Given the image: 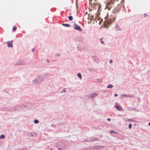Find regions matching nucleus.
I'll use <instances>...</instances> for the list:
<instances>
[{"mask_svg":"<svg viewBox=\"0 0 150 150\" xmlns=\"http://www.w3.org/2000/svg\"><path fill=\"white\" fill-rule=\"evenodd\" d=\"M74 28L75 29L77 30H78L80 31H82V30L80 28V27L77 25H74Z\"/></svg>","mask_w":150,"mask_h":150,"instance_id":"nucleus-2","label":"nucleus"},{"mask_svg":"<svg viewBox=\"0 0 150 150\" xmlns=\"http://www.w3.org/2000/svg\"><path fill=\"white\" fill-rule=\"evenodd\" d=\"M89 3L91 6L89 7V9L90 11L94 9L96 5L95 3L92 2L91 0H90Z\"/></svg>","mask_w":150,"mask_h":150,"instance_id":"nucleus-1","label":"nucleus"},{"mask_svg":"<svg viewBox=\"0 0 150 150\" xmlns=\"http://www.w3.org/2000/svg\"><path fill=\"white\" fill-rule=\"evenodd\" d=\"M118 96V95H117V94L116 93V94H114V96H115V97H116V96Z\"/></svg>","mask_w":150,"mask_h":150,"instance_id":"nucleus-19","label":"nucleus"},{"mask_svg":"<svg viewBox=\"0 0 150 150\" xmlns=\"http://www.w3.org/2000/svg\"><path fill=\"white\" fill-rule=\"evenodd\" d=\"M97 81H98V82H101L102 81H101V79H98L97 80Z\"/></svg>","mask_w":150,"mask_h":150,"instance_id":"nucleus-15","label":"nucleus"},{"mask_svg":"<svg viewBox=\"0 0 150 150\" xmlns=\"http://www.w3.org/2000/svg\"><path fill=\"white\" fill-rule=\"evenodd\" d=\"M50 150H52V149H50Z\"/></svg>","mask_w":150,"mask_h":150,"instance_id":"nucleus-29","label":"nucleus"},{"mask_svg":"<svg viewBox=\"0 0 150 150\" xmlns=\"http://www.w3.org/2000/svg\"><path fill=\"white\" fill-rule=\"evenodd\" d=\"M7 46L8 47H12V41H10L7 43Z\"/></svg>","mask_w":150,"mask_h":150,"instance_id":"nucleus-4","label":"nucleus"},{"mask_svg":"<svg viewBox=\"0 0 150 150\" xmlns=\"http://www.w3.org/2000/svg\"><path fill=\"white\" fill-rule=\"evenodd\" d=\"M101 42L103 44H104V42L102 40V39H101Z\"/></svg>","mask_w":150,"mask_h":150,"instance_id":"nucleus-20","label":"nucleus"},{"mask_svg":"<svg viewBox=\"0 0 150 150\" xmlns=\"http://www.w3.org/2000/svg\"><path fill=\"white\" fill-rule=\"evenodd\" d=\"M132 127V125L131 124H130L129 125V129H131Z\"/></svg>","mask_w":150,"mask_h":150,"instance_id":"nucleus-14","label":"nucleus"},{"mask_svg":"<svg viewBox=\"0 0 150 150\" xmlns=\"http://www.w3.org/2000/svg\"><path fill=\"white\" fill-rule=\"evenodd\" d=\"M149 125L150 126V122L149 123Z\"/></svg>","mask_w":150,"mask_h":150,"instance_id":"nucleus-27","label":"nucleus"},{"mask_svg":"<svg viewBox=\"0 0 150 150\" xmlns=\"http://www.w3.org/2000/svg\"><path fill=\"white\" fill-rule=\"evenodd\" d=\"M114 21L112 20H111V21H110V22H108V23H112V22Z\"/></svg>","mask_w":150,"mask_h":150,"instance_id":"nucleus-18","label":"nucleus"},{"mask_svg":"<svg viewBox=\"0 0 150 150\" xmlns=\"http://www.w3.org/2000/svg\"><path fill=\"white\" fill-rule=\"evenodd\" d=\"M116 109L117 110H121V108L120 106H117L116 107Z\"/></svg>","mask_w":150,"mask_h":150,"instance_id":"nucleus-7","label":"nucleus"},{"mask_svg":"<svg viewBox=\"0 0 150 150\" xmlns=\"http://www.w3.org/2000/svg\"><path fill=\"white\" fill-rule=\"evenodd\" d=\"M97 96L98 94L97 93H94L91 94V96H90V98L93 99L94 97Z\"/></svg>","mask_w":150,"mask_h":150,"instance_id":"nucleus-3","label":"nucleus"},{"mask_svg":"<svg viewBox=\"0 0 150 150\" xmlns=\"http://www.w3.org/2000/svg\"><path fill=\"white\" fill-rule=\"evenodd\" d=\"M97 14H98L97 13ZM98 16V15H97V16Z\"/></svg>","mask_w":150,"mask_h":150,"instance_id":"nucleus-28","label":"nucleus"},{"mask_svg":"<svg viewBox=\"0 0 150 150\" xmlns=\"http://www.w3.org/2000/svg\"><path fill=\"white\" fill-rule=\"evenodd\" d=\"M77 76L80 79H82L81 75L80 73H79L77 74Z\"/></svg>","mask_w":150,"mask_h":150,"instance_id":"nucleus-6","label":"nucleus"},{"mask_svg":"<svg viewBox=\"0 0 150 150\" xmlns=\"http://www.w3.org/2000/svg\"><path fill=\"white\" fill-rule=\"evenodd\" d=\"M111 133H112V132H115L113 131H111Z\"/></svg>","mask_w":150,"mask_h":150,"instance_id":"nucleus-23","label":"nucleus"},{"mask_svg":"<svg viewBox=\"0 0 150 150\" xmlns=\"http://www.w3.org/2000/svg\"><path fill=\"white\" fill-rule=\"evenodd\" d=\"M66 91V90L65 89L63 90L62 91H61V93L64 92H65Z\"/></svg>","mask_w":150,"mask_h":150,"instance_id":"nucleus-16","label":"nucleus"},{"mask_svg":"<svg viewBox=\"0 0 150 150\" xmlns=\"http://www.w3.org/2000/svg\"><path fill=\"white\" fill-rule=\"evenodd\" d=\"M16 26H14L13 27V28H12V30L14 31H16Z\"/></svg>","mask_w":150,"mask_h":150,"instance_id":"nucleus-11","label":"nucleus"},{"mask_svg":"<svg viewBox=\"0 0 150 150\" xmlns=\"http://www.w3.org/2000/svg\"><path fill=\"white\" fill-rule=\"evenodd\" d=\"M113 87V86L112 85L110 84L107 86V88H112Z\"/></svg>","mask_w":150,"mask_h":150,"instance_id":"nucleus-5","label":"nucleus"},{"mask_svg":"<svg viewBox=\"0 0 150 150\" xmlns=\"http://www.w3.org/2000/svg\"><path fill=\"white\" fill-rule=\"evenodd\" d=\"M5 137V136L4 135V134H2V135H1L0 136V139H4V138Z\"/></svg>","mask_w":150,"mask_h":150,"instance_id":"nucleus-10","label":"nucleus"},{"mask_svg":"<svg viewBox=\"0 0 150 150\" xmlns=\"http://www.w3.org/2000/svg\"><path fill=\"white\" fill-rule=\"evenodd\" d=\"M62 145V144L60 142H58V143H57V144L56 145V146L57 147V148H59V145Z\"/></svg>","mask_w":150,"mask_h":150,"instance_id":"nucleus-8","label":"nucleus"},{"mask_svg":"<svg viewBox=\"0 0 150 150\" xmlns=\"http://www.w3.org/2000/svg\"><path fill=\"white\" fill-rule=\"evenodd\" d=\"M112 60H110V63H112Z\"/></svg>","mask_w":150,"mask_h":150,"instance_id":"nucleus-22","label":"nucleus"},{"mask_svg":"<svg viewBox=\"0 0 150 150\" xmlns=\"http://www.w3.org/2000/svg\"><path fill=\"white\" fill-rule=\"evenodd\" d=\"M34 122L35 123L37 124V123H38L39 121L38 120H35Z\"/></svg>","mask_w":150,"mask_h":150,"instance_id":"nucleus-13","label":"nucleus"},{"mask_svg":"<svg viewBox=\"0 0 150 150\" xmlns=\"http://www.w3.org/2000/svg\"><path fill=\"white\" fill-rule=\"evenodd\" d=\"M62 25L66 27H69L70 26L69 24H63Z\"/></svg>","mask_w":150,"mask_h":150,"instance_id":"nucleus-12","label":"nucleus"},{"mask_svg":"<svg viewBox=\"0 0 150 150\" xmlns=\"http://www.w3.org/2000/svg\"><path fill=\"white\" fill-rule=\"evenodd\" d=\"M73 17L72 16H69V17H68V19L69 20H70V21H71L73 19Z\"/></svg>","mask_w":150,"mask_h":150,"instance_id":"nucleus-9","label":"nucleus"},{"mask_svg":"<svg viewBox=\"0 0 150 150\" xmlns=\"http://www.w3.org/2000/svg\"><path fill=\"white\" fill-rule=\"evenodd\" d=\"M47 62H49V60H47Z\"/></svg>","mask_w":150,"mask_h":150,"instance_id":"nucleus-26","label":"nucleus"},{"mask_svg":"<svg viewBox=\"0 0 150 150\" xmlns=\"http://www.w3.org/2000/svg\"><path fill=\"white\" fill-rule=\"evenodd\" d=\"M35 51V49H32V51L33 52L34 51Z\"/></svg>","mask_w":150,"mask_h":150,"instance_id":"nucleus-24","label":"nucleus"},{"mask_svg":"<svg viewBox=\"0 0 150 150\" xmlns=\"http://www.w3.org/2000/svg\"><path fill=\"white\" fill-rule=\"evenodd\" d=\"M116 29L117 30H118V26H116Z\"/></svg>","mask_w":150,"mask_h":150,"instance_id":"nucleus-17","label":"nucleus"},{"mask_svg":"<svg viewBox=\"0 0 150 150\" xmlns=\"http://www.w3.org/2000/svg\"><path fill=\"white\" fill-rule=\"evenodd\" d=\"M110 120H110V118H108L107 119V120H108V121H110Z\"/></svg>","mask_w":150,"mask_h":150,"instance_id":"nucleus-21","label":"nucleus"},{"mask_svg":"<svg viewBox=\"0 0 150 150\" xmlns=\"http://www.w3.org/2000/svg\"><path fill=\"white\" fill-rule=\"evenodd\" d=\"M98 10H99V7H100V6L99 5H98Z\"/></svg>","mask_w":150,"mask_h":150,"instance_id":"nucleus-25","label":"nucleus"}]
</instances>
